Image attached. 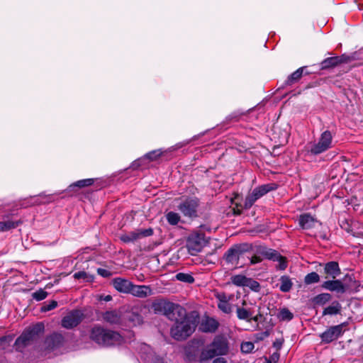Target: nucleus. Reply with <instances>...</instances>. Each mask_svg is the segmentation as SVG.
I'll return each mask as SVG.
<instances>
[{
    "label": "nucleus",
    "mask_w": 363,
    "mask_h": 363,
    "mask_svg": "<svg viewBox=\"0 0 363 363\" xmlns=\"http://www.w3.org/2000/svg\"><path fill=\"white\" fill-rule=\"evenodd\" d=\"M187 317H189V313L186 309L182 306L174 303H172L170 310L167 314V318L172 321H174L175 323L184 320Z\"/></svg>",
    "instance_id": "obj_12"
},
{
    "label": "nucleus",
    "mask_w": 363,
    "mask_h": 363,
    "mask_svg": "<svg viewBox=\"0 0 363 363\" xmlns=\"http://www.w3.org/2000/svg\"><path fill=\"white\" fill-rule=\"evenodd\" d=\"M121 337L118 333L106 329L99 325H94L90 333L91 340H119Z\"/></svg>",
    "instance_id": "obj_6"
},
{
    "label": "nucleus",
    "mask_w": 363,
    "mask_h": 363,
    "mask_svg": "<svg viewBox=\"0 0 363 363\" xmlns=\"http://www.w3.org/2000/svg\"><path fill=\"white\" fill-rule=\"evenodd\" d=\"M248 280H249V281H247L248 285H246L245 286H249L251 289H252L255 291H259V290L260 289V285H259V282L253 280L251 278H248Z\"/></svg>",
    "instance_id": "obj_46"
},
{
    "label": "nucleus",
    "mask_w": 363,
    "mask_h": 363,
    "mask_svg": "<svg viewBox=\"0 0 363 363\" xmlns=\"http://www.w3.org/2000/svg\"><path fill=\"white\" fill-rule=\"evenodd\" d=\"M75 279H83L86 282H92L94 281V276L84 271L77 272L73 275Z\"/></svg>",
    "instance_id": "obj_35"
},
{
    "label": "nucleus",
    "mask_w": 363,
    "mask_h": 363,
    "mask_svg": "<svg viewBox=\"0 0 363 363\" xmlns=\"http://www.w3.org/2000/svg\"><path fill=\"white\" fill-rule=\"evenodd\" d=\"M156 363H164V362L163 361H160H160H158V362H156Z\"/></svg>",
    "instance_id": "obj_60"
},
{
    "label": "nucleus",
    "mask_w": 363,
    "mask_h": 363,
    "mask_svg": "<svg viewBox=\"0 0 363 363\" xmlns=\"http://www.w3.org/2000/svg\"><path fill=\"white\" fill-rule=\"evenodd\" d=\"M245 304H246L245 301H243V302H242V305L244 306V305H245Z\"/></svg>",
    "instance_id": "obj_61"
},
{
    "label": "nucleus",
    "mask_w": 363,
    "mask_h": 363,
    "mask_svg": "<svg viewBox=\"0 0 363 363\" xmlns=\"http://www.w3.org/2000/svg\"><path fill=\"white\" fill-rule=\"evenodd\" d=\"M317 220L310 213H303L300 215L298 218L299 225L303 230L311 229L315 227Z\"/></svg>",
    "instance_id": "obj_21"
},
{
    "label": "nucleus",
    "mask_w": 363,
    "mask_h": 363,
    "mask_svg": "<svg viewBox=\"0 0 363 363\" xmlns=\"http://www.w3.org/2000/svg\"><path fill=\"white\" fill-rule=\"evenodd\" d=\"M277 318L281 321H289L293 319L294 314L287 308H283L279 310Z\"/></svg>",
    "instance_id": "obj_31"
},
{
    "label": "nucleus",
    "mask_w": 363,
    "mask_h": 363,
    "mask_svg": "<svg viewBox=\"0 0 363 363\" xmlns=\"http://www.w3.org/2000/svg\"><path fill=\"white\" fill-rule=\"evenodd\" d=\"M351 60L352 58L346 55L330 57L321 62V69H328L330 68H333L340 64L348 63L351 61Z\"/></svg>",
    "instance_id": "obj_13"
},
{
    "label": "nucleus",
    "mask_w": 363,
    "mask_h": 363,
    "mask_svg": "<svg viewBox=\"0 0 363 363\" xmlns=\"http://www.w3.org/2000/svg\"><path fill=\"white\" fill-rule=\"evenodd\" d=\"M35 203H37V204H40V202H37V201H36V202H35Z\"/></svg>",
    "instance_id": "obj_62"
},
{
    "label": "nucleus",
    "mask_w": 363,
    "mask_h": 363,
    "mask_svg": "<svg viewBox=\"0 0 363 363\" xmlns=\"http://www.w3.org/2000/svg\"><path fill=\"white\" fill-rule=\"evenodd\" d=\"M21 223L22 222L21 220L13 221L11 220L0 221V232H5L14 229L21 224Z\"/></svg>",
    "instance_id": "obj_27"
},
{
    "label": "nucleus",
    "mask_w": 363,
    "mask_h": 363,
    "mask_svg": "<svg viewBox=\"0 0 363 363\" xmlns=\"http://www.w3.org/2000/svg\"><path fill=\"white\" fill-rule=\"evenodd\" d=\"M310 74L311 72L307 71V67L303 66L299 67L288 76L287 79L285 80L283 84V87L292 86L293 85L297 84L303 75H309Z\"/></svg>",
    "instance_id": "obj_15"
},
{
    "label": "nucleus",
    "mask_w": 363,
    "mask_h": 363,
    "mask_svg": "<svg viewBox=\"0 0 363 363\" xmlns=\"http://www.w3.org/2000/svg\"><path fill=\"white\" fill-rule=\"evenodd\" d=\"M321 286L328 291L340 294H344L347 290L346 286L339 279L325 281L322 284Z\"/></svg>",
    "instance_id": "obj_17"
},
{
    "label": "nucleus",
    "mask_w": 363,
    "mask_h": 363,
    "mask_svg": "<svg viewBox=\"0 0 363 363\" xmlns=\"http://www.w3.org/2000/svg\"><path fill=\"white\" fill-rule=\"evenodd\" d=\"M162 155V152L160 150H152L148 153H147L144 157L143 159H147L150 161H154L157 160Z\"/></svg>",
    "instance_id": "obj_42"
},
{
    "label": "nucleus",
    "mask_w": 363,
    "mask_h": 363,
    "mask_svg": "<svg viewBox=\"0 0 363 363\" xmlns=\"http://www.w3.org/2000/svg\"><path fill=\"white\" fill-rule=\"evenodd\" d=\"M48 295V293L45 290L40 289L39 290L35 291L32 294V297L33 299L39 301L45 299Z\"/></svg>",
    "instance_id": "obj_41"
},
{
    "label": "nucleus",
    "mask_w": 363,
    "mask_h": 363,
    "mask_svg": "<svg viewBox=\"0 0 363 363\" xmlns=\"http://www.w3.org/2000/svg\"><path fill=\"white\" fill-rule=\"evenodd\" d=\"M324 273L327 275L326 279H335L341 273L338 263L335 261L326 263L324 267Z\"/></svg>",
    "instance_id": "obj_22"
},
{
    "label": "nucleus",
    "mask_w": 363,
    "mask_h": 363,
    "mask_svg": "<svg viewBox=\"0 0 363 363\" xmlns=\"http://www.w3.org/2000/svg\"><path fill=\"white\" fill-rule=\"evenodd\" d=\"M84 318L85 315L83 311L72 310L62 318L61 325L66 329H72L79 325Z\"/></svg>",
    "instance_id": "obj_9"
},
{
    "label": "nucleus",
    "mask_w": 363,
    "mask_h": 363,
    "mask_svg": "<svg viewBox=\"0 0 363 363\" xmlns=\"http://www.w3.org/2000/svg\"><path fill=\"white\" fill-rule=\"evenodd\" d=\"M331 299V295L328 293H323L317 295L314 298V301L316 304L323 305Z\"/></svg>",
    "instance_id": "obj_38"
},
{
    "label": "nucleus",
    "mask_w": 363,
    "mask_h": 363,
    "mask_svg": "<svg viewBox=\"0 0 363 363\" xmlns=\"http://www.w3.org/2000/svg\"><path fill=\"white\" fill-rule=\"evenodd\" d=\"M282 347V342H274L273 348L275 350L274 352H278L279 350Z\"/></svg>",
    "instance_id": "obj_53"
},
{
    "label": "nucleus",
    "mask_w": 363,
    "mask_h": 363,
    "mask_svg": "<svg viewBox=\"0 0 363 363\" xmlns=\"http://www.w3.org/2000/svg\"><path fill=\"white\" fill-rule=\"evenodd\" d=\"M99 342V344H101V345H103V346H105V345H106V342H105V341H103V342Z\"/></svg>",
    "instance_id": "obj_58"
},
{
    "label": "nucleus",
    "mask_w": 363,
    "mask_h": 363,
    "mask_svg": "<svg viewBox=\"0 0 363 363\" xmlns=\"http://www.w3.org/2000/svg\"><path fill=\"white\" fill-rule=\"evenodd\" d=\"M242 211L238 210L237 212L235 211V213L238 214V215H240L241 214Z\"/></svg>",
    "instance_id": "obj_59"
},
{
    "label": "nucleus",
    "mask_w": 363,
    "mask_h": 363,
    "mask_svg": "<svg viewBox=\"0 0 363 363\" xmlns=\"http://www.w3.org/2000/svg\"><path fill=\"white\" fill-rule=\"evenodd\" d=\"M57 306V302L56 301H50L48 303H45L44 305L41 307V312H47L50 311Z\"/></svg>",
    "instance_id": "obj_43"
},
{
    "label": "nucleus",
    "mask_w": 363,
    "mask_h": 363,
    "mask_svg": "<svg viewBox=\"0 0 363 363\" xmlns=\"http://www.w3.org/2000/svg\"><path fill=\"white\" fill-rule=\"evenodd\" d=\"M97 273L101 277L106 278L110 277L112 275V273L110 271L103 268H99L97 269Z\"/></svg>",
    "instance_id": "obj_47"
},
{
    "label": "nucleus",
    "mask_w": 363,
    "mask_h": 363,
    "mask_svg": "<svg viewBox=\"0 0 363 363\" xmlns=\"http://www.w3.org/2000/svg\"><path fill=\"white\" fill-rule=\"evenodd\" d=\"M165 217L168 223L172 225H177L181 220L179 214L174 211L168 212Z\"/></svg>",
    "instance_id": "obj_32"
},
{
    "label": "nucleus",
    "mask_w": 363,
    "mask_h": 363,
    "mask_svg": "<svg viewBox=\"0 0 363 363\" xmlns=\"http://www.w3.org/2000/svg\"><path fill=\"white\" fill-rule=\"evenodd\" d=\"M62 338L61 334L57 333H54L50 336V340H61ZM47 340H49V339L48 338Z\"/></svg>",
    "instance_id": "obj_51"
},
{
    "label": "nucleus",
    "mask_w": 363,
    "mask_h": 363,
    "mask_svg": "<svg viewBox=\"0 0 363 363\" xmlns=\"http://www.w3.org/2000/svg\"><path fill=\"white\" fill-rule=\"evenodd\" d=\"M94 181V179H84L77 181L69 185L65 191L72 193V195L77 194L79 189L93 185Z\"/></svg>",
    "instance_id": "obj_18"
},
{
    "label": "nucleus",
    "mask_w": 363,
    "mask_h": 363,
    "mask_svg": "<svg viewBox=\"0 0 363 363\" xmlns=\"http://www.w3.org/2000/svg\"><path fill=\"white\" fill-rule=\"evenodd\" d=\"M15 337V335L13 333H9L6 335H3L0 337V340H12Z\"/></svg>",
    "instance_id": "obj_52"
},
{
    "label": "nucleus",
    "mask_w": 363,
    "mask_h": 363,
    "mask_svg": "<svg viewBox=\"0 0 363 363\" xmlns=\"http://www.w3.org/2000/svg\"><path fill=\"white\" fill-rule=\"evenodd\" d=\"M255 254L265 257L266 259L277 261L279 262L278 268L284 270L287 267L286 259L285 257L275 250L268 248L264 245H255L251 247Z\"/></svg>",
    "instance_id": "obj_3"
},
{
    "label": "nucleus",
    "mask_w": 363,
    "mask_h": 363,
    "mask_svg": "<svg viewBox=\"0 0 363 363\" xmlns=\"http://www.w3.org/2000/svg\"><path fill=\"white\" fill-rule=\"evenodd\" d=\"M199 322V315L196 311L189 313V317L175 323L171 328L170 333L175 340H186L195 331Z\"/></svg>",
    "instance_id": "obj_2"
},
{
    "label": "nucleus",
    "mask_w": 363,
    "mask_h": 363,
    "mask_svg": "<svg viewBox=\"0 0 363 363\" xmlns=\"http://www.w3.org/2000/svg\"><path fill=\"white\" fill-rule=\"evenodd\" d=\"M262 259L259 255L255 254L254 256H252L250 258V264H255L257 263L261 262Z\"/></svg>",
    "instance_id": "obj_50"
},
{
    "label": "nucleus",
    "mask_w": 363,
    "mask_h": 363,
    "mask_svg": "<svg viewBox=\"0 0 363 363\" xmlns=\"http://www.w3.org/2000/svg\"><path fill=\"white\" fill-rule=\"evenodd\" d=\"M153 235V229L151 228L147 229H137L134 231L121 235L120 239L125 243L133 242L142 238L150 237Z\"/></svg>",
    "instance_id": "obj_11"
},
{
    "label": "nucleus",
    "mask_w": 363,
    "mask_h": 363,
    "mask_svg": "<svg viewBox=\"0 0 363 363\" xmlns=\"http://www.w3.org/2000/svg\"><path fill=\"white\" fill-rule=\"evenodd\" d=\"M346 327L345 323L330 327L322 334V340H335L337 339L345 331Z\"/></svg>",
    "instance_id": "obj_14"
},
{
    "label": "nucleus",
    "mask_w": 363,
    "mask_h": 363,
    "mask_svg": "<svg viewBox=\"0 0 363 363\" xmlns=\"http://www.w3.org/2000/svg\"><path fill=\"white\" fill-rule=\"evenodd\" d=\"M236 314L237 317L240 320H244L249 323L252 321V315H253V313L250 310L238 306L236 309Z\"/></svg>",
    "instance_id": "obj_26"
},
{
    "label": "nucleus",
    "mask_w": 363,
    "mask_h": 363,
    "mask_svg": "<svg viewBox=\"0 0 363 363\" xmlns=\"http://www.w3.org/2000/svg\"><path fill=\"white\" fill-rule=\"evenodd\" d=\"M218 322L213 318L206 317L199 325V330L203 333H214L218 328Z\"/></svg>",
    "instance_id": "obj_16"
},
{
    "label": "nucleus",
    "mask_w": 363,
    "mask_h": 363,
    "mask_svg": "<svg viewBox=\"0 0 363 363\" xmlns=\"http://www.w3.org/2000/svg\"><path fill=\"white\" fill-rule=\"evenodd\" d=\"M279 359V353L273 352L269 358H265L264 363H277Z\"/></svg>",
    "instance_id": "obj_45"
},
{
    "label": "nucleus",
    "mask_w": 363,
    "mask_h": 363,
    "mask_svg": "<svg viewBox=\"0 0 363 363\" xmlns=\"http://www.w3.org/2000/svg\"><path fill=\"white\" fill-rule=\"evenodd\" d=\"M342 306L338 301H333L331 306L325 308L323 312V315H336L340 313Z\"/></svg>",
    "instance_id": "obj_28"
},
{
    "label": "nucleus",
    "mask_w": 363,
    "mask_h": 363,
    "mask_svg": "<svg viewBox=\"0 0 363 363\" xmlns=\"http://www.w3.org/2000/svg\"><path fill=\"white\" fill-rule=\"evenodd\" d=\"M100 300H104L105 301H110L112 300V296L111 295L101 296Z\"/></svg>",
    "instance_id": "obj_54"
},
{
    "label": "nucleus",
    "mask_w": 363,
    "mask_h": 363,
    "mask_svg": "<svg viewBox=\"0 0 363 363\" xmlns=\"http://www.w3.org/2000/svg\"><path fill=\"white\" fill-rule=\"evenodd\" d=\"M143 160H144L143 158H140V159L135 160L134 162H132V164L130 165V168L133 170L138 169L142 165V161Z\"/></svg>",
    "instance_id": "obj_48"
},
{
    "label": "nucleus",
    "mask_w": 363,
    "mask_h": 363,
    "mask_svg": "<svg viewBox=\"0 0 363 363\" xmlns=\"http://www.w3.org/2000/svg\"><path fill=\"white\" fill-rule=\"evenodd\" d=\"M259 317H261V315H260V314H259V315H255V316H253V315H252V320H253V321H255V322H257V321L259 320Z\"/></svg>",
    "instance_id": "obj_57"
},
{
    "label": "nucleus",
    "mask_w": 363,
    "mask_h": 363,
    "mask_svg": "<svg viewBox=\"0 0 363 363\" xmlns=\"http://www.w3.org/2000/svg\"><path fill=\"white\" fill-rule=\"evenodd\" d=\"M277 184L275 183H270L267 184H263L255 188L252 192L259 199L269 191L277 189Z\"/></svg>",
    "instance_id": "obj_25"
},
{
    "label": "nucleus",
    "mask_w": 363,
    "mask_h": 363,
    "mask_svg": "<svg viewBox=\"0 0 363 363\" xmlns=\"http://www.w3.org/2000/svg\"><path fill=\"white\" fill-rule=\"evenodd\" d=\"M127 318L133 325H140L143 323V317L133 311L128 314Z\"/></svg>",
    "instance_id": "obj_34"
},
{
    "label": "nucleus",
    "mask_w": 363,
    "mask_h": 363,
    "mask_svg": "<svg viewBox=\"0 0 363 363\" xmlns=\"http://www.w3.org/2000/svg\"><path fill=\"white\" fill-rule=\"evenodd\" d=\"M129 294L138 298H146L152 294V289L148 286L132 284Z\"/></svg>",
    "instance_id": "obj_20"
},
{
    "label": "nucleus",
    "mask_w": 363,
    "mask_h": 363,
    "mask_svg": "<svg viewBox=\"0 0 363 363\" xmlns=\"http://www.w3.org/2000/svg\"><path fill=\"white\" fill-rule=\"evenodd\" d=\"M217 297L219 300V302H222L223 301H228L225 294H219Z\"/></svg>",
    "instance_id": "obj_56"
},
{
    "label": "nucleus",
    "mask_w": 363,
    "mask_h": 363,
    "mask_svg": "<svg viewBox=\"0 0 363 363\" xmlns=\"http://www.w3.org/2000/svg\"><path fill=\"white\" fill-rule=\"evenodd\" d=\"M199 206L200 200L198 198L187 197L178 205L177 208L184 216L193 219L199 216Z\"/></svg>",
    "instance_id": "obj_4"
},
{
    "label": "nucleus",
    "mask_w": 363,
    "mask_h": 363,
    "mask_svg": "<svg viewBox=\"0 0 363 363\" xmlns=\"http://www.w3.org/2000/svg\"><path fill=\"white\" fill-rule=\"evenodd\" d=\"M245 113L240 111H235L225 118V123L238 122Z\"/></svg>",
    "instance_id": "obj_36"
},
{
    "label": "nucleus",
    "mask_w": 363,
    "mask_h": 363,
    "mask_svg": "<svg viewBox=\"0 0 363 363\" xmlns=\"http://www.w3.org/2000/svg\"><path fill=\"white\" fill-rule=\"evenodd\" d=\"M320 277L318 273L313 272L308 274L304 278L306 284H312L319 282Z\"/></svg>",
    "instance_id": "obj_37"
},
{
    "label": "nucleus",
    "mask_w": 363,
    "mask_h": 363,
    "mask_svg": "<svg viewBox=\"0 0 363 363\" xmlns=\"http://www.w3.org/2000/svg\"><path fill=\"white\" fill-rule=\"evenodd\" d=\"M132 282L128 279L117 277L113 279L112 284L113 287L119 292L129 294L132 286Z\"/></svg>",
    "instance_id": "obj_19"
},
{
    "label": "nucleus",
    "mask_w": 363,
    "mask_h": 363,
    "mask_svg": "<svg viewBox=\"0 0 363 363\" xmlns=\"http://www.w3.org/2000/svg\"><path fill=\"white\" fill-rule=\"evenodd\" d=\"M213 363H226V361L223 357H218L213 360Z\"/></svg>",
    "instance_id": "obj_55"
},
{
    "label": "nucleus",
    "mask_w": 363,
    "mask_h": 363,
    "mask_svg": "<svg viewBox=\"0 0 363 363\" xmlns=\"http://www.w3.org/2000/svg\"><path fill=\"white\" fill-rule=\"evenodd\" d=\"M248 250L249 245L247 244L235 245L225 252L223 259L228 264L237 265L240 256Z\"/></svg>",
    "instance_id": "obj_10"
},
{
    "label": "nucleus",
    "mask_w": 363,
    "mask_h": 363,
    "mask_svg": "<svg viewBox=\"0 0 363 363\" xmlns=\"http://www.w3.org/2000/svg\"><path fill=\"white\" fill-rule=\"evenodd\" d=\"M172 302L165 300H159L155 301L152 305V308L155 313L163 314L167 317L168 311L170 310Z\"/></svg>",
    "instance_id": "obj_23"
},
{
    "label": "nucleus",
    "mask_w": 363,
    "mask_h": 363,
    "mask_svg": "<svg viewBox=\"0 0 363 363\" xmlns=\"http://www.w3.org/2000/svg\"><path fill=\"white\" fill-rule=\"evenodd\" d=\"M259 199L256 195H255V194L252 191L251 194H248L245 199V201H244V204H243V206L245 209H249L250 208L252 205L254 204V203L257 200Z\"/></svg>",
    "instance_id": "obj_39"
},
{
    "label": "nucleus",
    "mask_w": 363,
    "mask_h": 363,
    "mask_svg": "<svg viewBox=\"0 0 363 363\" xmlns=\"http://www.w3.org/2000/svg\"><path fill=\"white\" fill-rule=\"evenodd\" d=\"M293 284L288 276H282L280 278L279 289L282 292H289L292 288Z\"/></svg>",
    "instance_id": "obj_29"
},
{
    "label": "nucleus",
    "mask_w": 363,
    "mask_h": 363,
    "mask_svg": "<svg viewBox=\"0 0 363 363\" xmlns=\"http://www.w3.org/2000/svg\"><path fill=\"white\" fill-rule=\"evenodd\" d=\"M102 318L111 325H117L121 322V314L116 310L107 311L102 313Z\"/></svg>",
    "instance_id": "obj_24"
},
{
    "label": "nucleus",
    "mask_w": 363,
    "mask_h": 363,
    "mask_svg": "<svg viewBox=\"0 0 363 363\" xmlns=\"http://www.w3.org/2000/svg\"><path fill=\"white\" fill-rule=\"evenodd\" d=\"M201 342H189L184 347V354L189 361H196L197 358L202 362L217 355L225 354L228 351L227 342H212L203 349Z\"/></svg>",
    "instance_id": "obj_1"
},
{
    "label": "nucleus",
    "mask_w": 363,
    "mask_h": 363,
    "mask_svg": "<svg viewBox=\"0 0 363 363\" xmlns=\"http://www.w3.org/2000/svg\"><path fill=\"white\" fill-rule=\"evenodd\" d=\"M218 307L220 310L225 313H230L231 312V305L228 303V301H223L219 302Z\"/></svg>",
    "instance_id": "obj_44"
},
{
    "label": "nucleus",
    "mask_w": 363,
    "mask_h": 363,
    "mask_svg": "<svg viewBox=\"0 0 363 363\" xmlns=\"http://www.w3.org/2000/svg\"><path fill=\"white\" fill-rule=\"evenodd\" d=\"M26 345V342H23V341L15 342V343L13 345V347L15 348L16 350L21 351V348L25 347Z\"/></svg>",
    "instance_id": "obj_49"
},
{
    "label": "nucleus",
    "mask_w": 363,
    "mask_h": 363,
    "mask_svg": "<svg viewBox=\"0 0 363 363\" xmlns=\"http://www.w3.org/2000/svg\"><path fill=\"white\" fill-rule=\"evenodd\" d=\"M333 135L330 130L323 131L318 139V143L312 145L309 152L312 155H320L330 149L333 145Z\"/></svg>",
    "instance_id": "obj_5"
},
{
    "label": "nucleus",
    "mask_w": 363,
    "mask_h": 363,
    "mask_svg": "<svg viewBox=\"0 0 363 363\" xmlns=\"http://www.w3.org/2000/svg\"><path fill=\"white\" fill-rule=\"evenodd\" d=\"M255 345L253 342H242L240 350L243 354H249L253 352Z\"/></svg>",
    "instance_id": "obj_40"
},
{
    "label": "nucleus",
    "mask_w": 363,
    "mask_h": 363,
    "mask_svg": "<svg viewBox=\"0 0 363 363\" xmlns=\"http://www.w3.org/2000/svg\"><path fill=\"white\" fill-rule=\"evenodd\" d=\"M206 243L207 240L204 233H193L188 237L186 247L191 255H196L201 251Z\"/></svg>",
    "instance_id": "obj_7"
},
{
    "label": "nucleus",
    "mask_w": 363,
    "mask_h": 363,
    "mask_svg": "<svg viewBox=\"0 0 363 363\" xmlns=\"http://www.w3.org/2000/svg\"><path fill=\"white\" fill-rule=\"evenodd\" d=\"M177 280L182 282L192 284L194 282V278L190 274L179 272L175 275Z\"/></svg>",
    "instance_id": "obj_33"
},
{
    "label": "nucleus",
    "mask_w": 363,
    "mask_h": 363,
    "mask_svg": "<svg viewBox=\"0 0 363 363\" xmlns=\"http://www.w3.org/2000/svg\"><path fill=\"white\" fill-rule=\"evenodd\" d=\"M231 282L238 286H245L248 285L247 281L248 278L244 275L238 274L234 275L230 278Z\"/></svg>",
    "instance_id": "obj_30"
},
{
    "label": "nucleus",
    "mask_w": 363,
    "mask_h": 363,
    "mask_svg": "<svg viewBox=\"0 0 363 363\" xmlns=\"http://www.w3.org/2000/svg\"><path fill=\"white\" fill-rule=\"evenodd\" d=\"M44 332V323L38 322L25 328L22 334L16 340H37L43 337Z\"/></svg>",
    "instance_id": "obj_8"
}]
</instances>
